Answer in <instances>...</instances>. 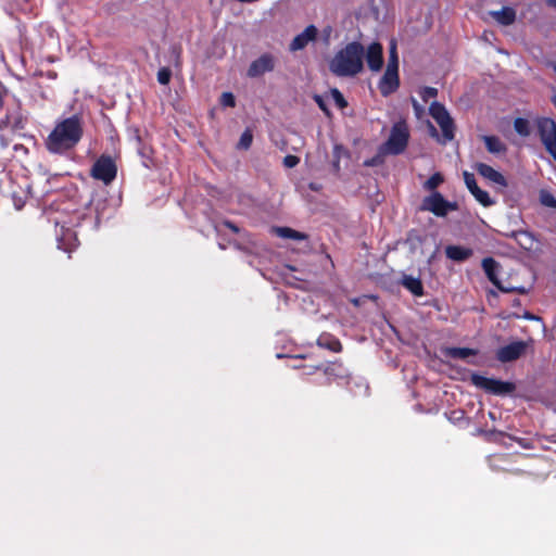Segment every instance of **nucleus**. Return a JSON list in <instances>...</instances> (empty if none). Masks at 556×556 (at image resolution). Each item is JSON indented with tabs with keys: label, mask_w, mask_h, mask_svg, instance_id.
I'll use <instances>...</instances> for the list:
<instances>
[{
	"label": "nucleus",
	"mask_w": 556,
	"mask_h": 556,
	"mask_svg": "<svg viewBox=\"0 0 556 556\" xmlns=\"http://www.w3.org/2000/svg\"><path fill=\"white\" fill-rule=\"evenodd\" d=\"M538 136L545 150L556 161V122L551 117H538L534 121Z\"/></svg>",
	"instance_id": "nucleus-5"
},
{
	"label": "nucleus",
	"mask_w": 556,
	"mask_h": 556,
	"mask_svg": "<svg viewBox=\"0 0 556 556\" xmlns=\"http://www.w3.org/2000/svg\"><path fill=\"white\" fill-rule=\"evenodd\" d=\"M444 181V177L441 173H434L424 184V188L429 191H435V189Z\"/></svg>",
	"instance_id": "nucleus-29"
},
{
	"label": "nucleus",
	"mask_w": 556,
	"mask_h": 556,
	"mask_svg": "<svg viewBox=\"0 0 556 556\" xmlns=\"http://www.w3.org/2000/svg\"><path fill=\"white\" fill-rule=\"evenodd\" d=\"M402 285L416 296H421L424 294V286L419 278L404 276Z\"/></svg>",
	"instance_id": "nucleus-21"
},
{
	"label": "nucleus",
	"mask_w": 556,
	"mask_h": 556,
	"mask_svg": "<svg viewBox=\"0 0 556 556\" xmlns=\"http://www.w3.org/2000/svg\"><path fill=\"white\" fill-rule=\"evenodd\" d=\"M4 123L12 131L20 132L26 128L28 118L23 114L21 109H17L14 112L7 113Z\"/></svg>",
	"instance_id": "nucleus-16"
},
{
	"label": "nucleus",
	"mask_w": 556,
	"mask_h": 556,
	"mask_svg": "<svg viewBox=\"0 0 556 556\" xmlns=\"http://www.w3.org/2000/svg\"><path fill=\"white\" fill-rule=\"evenodd\" d=\"M314 101L316 102L318 108L325 113L326 116H328V117L331 116V112L321 96L315 94Z\"/></svg>",
	"instance_id": "nucleus-38"
},
{
	"label": "nucleus",
	"mask_w": 556,
	"mask_h": 556,
	"mask_svg": "<svg viewBox=\"0 0 556 556\" xmlns=\"http://www.w3.org/2000/svg\"><path fill=\"white\" fill-rule=\"evenodd\" d=\"M419 94L424 102H428L429 99L438 96V89L434 87H424L419 91Z\"/></svg>",
	"instance_id": "nucleus-35"
},
{
	"label": "nucleus",
	"mask_w": 556,
	"mask_h": 556,
	"mask_svg": "<svg viewBox=\"0 0 556 556\" xmlns=\"http://www.w3.org/2000/svg\"><path fill=\"white\" fill-rule=\"evenodd\" d=\"M527 343L523 341H515L500 348L496 352V358L502 363L514 362L525 354Z\"/></svg>",
	"instance_id": "nucleus-9"
},
{
	"label": "nucleus",
	"mask_w": 556,
	"mask_h": 556,
	"mask_svg": "<svg viewBox=\"0 0 556 556\" xmlns=\"http://www.w3.org/2000/svg\"><path fill=\"white\" fill-rule=\"evenodd\" d=\"M172 78V71L169 67H161L157 72V81L161 85H168Z\"/></svg>",
	"instance_id": "nucleus-34"
},
{
	"label": "nucleus",
	"mask_w": 556,
	"mask_h": 556,
	"mask_svg": "<svg viewBox=\"0 0 556 556\" xmlns=\"http://www.w3.org/2000/svg\"><path fill=\"white\" fill-rule=\"evenodd\" d=\"M457 210V202L447 201L438 191H433L430 195L425 197L420 205V211L431 212L438 217H445L450 212Z\"/></svg>",
	"instance_id": "nucleus-6"
},
{
	"label": "nucleus",
	"mask_w": 556,
	"mask_h": 556,
	"mask_svg": "<svg viewBox=\"0 0 556 556\" xmlns=\"http://www.w3.org/2000/svg\"><path fill=\"white\" fill-rule=\"evenodd\" d=\"M318 29L315 25H308L301 34L296 35L290 42L289 50L292 52L304 49L311 41L316 40Z\"/></svg>",
	"instance_id": "nucleus-14"
},
{
	"label": "nucleus",
	"mask_w": 556,
	"mask_h": 556,
	"mask_svg": "<svg viewBox=\"0 0 556 556\" xmlns=\"http://www.w3.org/2000/svg\"><path fill=\"white\" fill-rule=\"evenodd\" d=\"M540 202L546 207L556 208V198L546 190L540 192Z\"/></svg>",
	"instance_id": "nucleus-32"
},
{
	"label": "nucleus",
	"mask_w": 556,
	"mask_h": 556,
	"mask_svg": "<svg viewBox=\"0 0 556 556\" xmlns=\"http://www.w3.org/2000/svg\"><path fill=\"white\" fill-rule=\"evenodd\" d=\"M495 20L502 25H510L516 20V12L514 9L504 7L500 11L493 13Z\"/></svg>",
	"instance_id": "nucleus-23"
},
{
	"label": "nucleus",
	"mask_w": 556,
	"mask_h": 556,
	"mask_svg": "<svg viewBox=\"0 0 556 556\" xmlns=\"http://www.w3.org/2000/svg\"><path fill=\"white\" fill-rule=\"evenodd\" d=\"M317 345L334 353L342 351V344L340 340L333 334L327 332H324L318 337Z\"/></svg>",
	"instance_id": "nucleus-18"
},
{
	"label": "nucleus",
	"mask_w": 556,
	"mask_h": 556,
	"mask_svg": "<svg viewBox=\"0 0 556 556\" xmlns=\"http://www.w3.org/2000/svg\"><path fill=\"white\" fill-rule=\"evenodd\" d=\"M429 113L434 118V121L437 123L451 117V115L448 114V112L445 109V106L443 104H441L440 102H437V101H434V102H432L430 104Z\"/></svg>",
	"instance_id": "nucleus-25"
},
{
	"label": "nucleus",
	"mask_w": 556,
	"mask_h": 556,
	"mask_svg": "<svg viewBox=\"0 0 556 556\" xmlns=\"http://www.w3.org/2000/svg\"><path fill=\"white\" fill-rule=\"evenodd\" d=\"M442 353L446 357L455 358V359H465L469 356H475L478 354V351L470 348H456V346H447L442 349Z\"/></svg>",
	"instance_id": "nucleus-19"
},
{
	"label": "nucleus",
	"mask_w": 556,
	"mask_h": 556,
	"mask_svg": "<svg viewBox=\"0 0 556 556\" xmlns=\"http://www.w3.org/2000/svg\"><path fill=\"white\" fill-rule=\"evenodd\" d=\"M514 129L521 137H528L531 132L530 122L523 117H517L514 121Z\"/></svg>",
	"instance_id": "nucleus-28"
},
{
	"label": "nucleus",
	"mask_w": 556,
	"mask_h": 556,
	"mask_svg": "<svg viewBox=\"0 0 556 556\" xmlns=\"http://www.w3.org/2000/svg\"><path fill=\"white\" fill-rule=\"evenodd\" d=\"M525 317H526L527 319H533V318H534V316H533V315H531L530 313H527V314L525 315Z\"/></svg>",
	"instance_id": "nucleus-46"
},
{
	"label": "nucleus",
	"mask_w": 556,
	"mask_h": 556,
	"mask_svg": "<svg viewBox=\"0 0 556 556\" xmlns=\"http://www.w3.org/2000/svg\"><path fill=\"white\" fill-rule=\"evenodd\" d=\"M513 236L515 237L517 242L520 244V247H522L526 250L532 249L534 239L529 231L518 230V231H515Z\"/></svg>",
	"instance_id": "nucleus-26"
},
{
	"label": "nucleus",
	"mask_w": 556,
	"mask_h": 556,
	"mask_svg": "<svg viewBox=\"0 0 556 556\" xmlns=\"http://www.w3.org/2000/svg\"><path fill=\"white\" fill-rule=\"evenodd\" d=\"M309 188H311L312 190H315V191L317 190L316 185H314V184H311V185H309Z\"/></svg>",
	"instance_id": "nucleus-48"
},
{
	"label": "nucleus",
	"mask_w": 556,
	"mask_h": 556,
	"mask_svg": "<svg viewBox=\"0 0 556 556\" xmlns=\"http://www.w3.org/2000/svg\"><path fill=\"white\" fill-rule=\"evenodd\" d=\"M180 51H181L180 48H174L173 49V52L176 53V65H178L179 62H180Z\"/></svg>",
	"instance_id": "nucleus-43"
},
{
	"label": "nucleus",
	"mask_w": 556,
	"mask_h": 556,
	"mask_svg": "<svg viewBox=\"0 0 556 556\" xmlns=\"http://www.w3.org/2000/svg\"><path fill=\"white\" fill-rule=\"evenodd\" d=\"M514 305H519V300H515Z\"/></svg>",
	"instance_id": "nucleus-49"
},
{
	"label": "nucleus",
	"mask_w": 556,
	"mask_h": 556,
	"mask_svg": "<svg viewBox=\"0 0 556 556\" xmlns=\"http://www.w3.org/2000/svg\"><path fill=\"white\" fill-rule=\"evenodd\" d=\"M321 370L328 378H343L345 376V369L342 363L331 362L327 365H321Z\"/></svg>",
	"instance_id": "nucleus-22"
},
{
	"label": "nucleus",
	"mask_w": 556,
	"mask_h": 556,
	"mask_svg": "<svg viewBox=\"0 0 556 556\" xmlns=\"http://www.w3.org/2000/svg\"><path fill=\"white\" fill-rule=\"evenodd\" d=\"M3 105H4V99H3L2 93L0 92V109H2Z\"/></svg>",
	"instance_id": "nucleus-45"
},
{
	"label": "nucleus",
	"mask_w": 556,
	"mask_h": 556,
	"mask_svg": "<svg viewBox=\"0 0 556 556\" xmlns=\"http://www.w3.org/2000/svg\"><path fill=\"white\" fill-rule=\"evenodd\" d=\"M84 136V121L81 115L60 119L43 141L46 150L55 155H65L74 150Z\"/></svg>",
	"instance_id": "nucleus-1"
},
{
	"label": "nucleus",
	"mask_w": 556,
	"mask_h": 556,
	"mask_svg": "<svg viewBox=\"0 0 556 556\" xmlns=\"http://www.w3.org/2000/svg\"><path fill=\"white\" fill-rule=\"evenodd\" d=\"M475 168L478 172V174L481 175L483 178L502 187L508 186V182L504 175L501 174L498 170L494 169L492 166L485 163H477Z\"/></svg>",
	"instance_id": "nucleus-15"
},
{
	"label": "nucleus",
	"mask_w": 556,
	"mask_h": 556,
	"mask_svg": "<svg viewBox=\"0 0 556 556\" xmlns=\"http://www.w3.org/2000/svg\"><path fill=\"white\" fill-rule=\"evenodd\" d=\"M90 175L104 185H110L116 178L117 166L110 155L102 154L93 163Z\"/></svg>",
	"instance_id": "nucleus-7"
},
{
	"label": "nucleus",
	"mask_w": 556,
	"mask_h": 556,
	"mask_svg": "<svg viewBox=\"0 0 556 556\" xmlns=\"http://www.w3.org/2000/svg\"><path fill=\"white\" fill-rule=\"evenodd\" d=\"M365 48L352 41L340 49L329 62V71L337 77H355L364 70Z\"/></svg>",
	"instance_id": "nucleus-2"
},
{
	"label": "nucleus",
	"mask_w": 556,
	"mask_h": 556,
	"mask_svg": "<svg viewBox=\"0 0 556 556\" xmlns=\"http://www.w3.org/2000/svg\"><path fill=\"white\" fill-rule=\"evenodd\" d=\"M500 265L493 257H485L482 260V268L489 278V280L502 292L510 293L517 292L520 294L526 293V289L523 287H507L504 286L500 279L497 278V269Z\"/></svg>",
	"instance_id": "nucleus-8"
},
{
	"label": "nucleus",
	"mask_w": 556,
	"mask_h": 556,
	"mask_svg": "<svg viewBox=\"0 0 556 556\" xmlns=\"http://www.w3.org/2000/svg\"><path fill=\"white\" fill-rule=\"evenodd\" d=\"M275 67V59L269 53H264L256 60H254L249 68H248V76L251 78H255L258 76H262L263 74L267 72H271Z\"/></svg>",
	"instance_id": "nucleus-11"
},
{
	"label": "nucleus",
	"mask_w": 556,
	"mask_h": 556,
	"mask_svg": "<svg viewBox=\"0 0 556 556\" xmlns=\"http://www.w3.org/2000/svg\"><path fill=\"white\" fill-rule=\"evenodd\" d=\"M548 66L553 68V71L555 72L556 74V63L555 62H549L548 63Z\"/></svg>",
	"instance_id": "nucleus-44"
},
{
	"label": "nucleus",
	"mask_w": 556,
	"mask_h": 556,
	"mask_svg": "<svg viewBox=\"0 0 556 556\" xmlns=\"http://www.w3.org/2000/svg\"><path fill=\"white\" fill-rule=\"evenodd\" d=\"M300 163V157L296 155L288 154L283 157V165L288 168H293Z\"/></svg>",
	"instance_id": "nucleus-39"
},
{
	"label": "nucleus",
	"mask_w": 556,
	"mask_h": 556,
	"mask_svg": "<svg viewBox=\"0 0 556 556\" xmlns=\"http://www.w3.org/2000/svg\"><path fill=\"white\" fill-rule=\"evenodd\" d=\"M412 104L416 113H419L422 111L421 105L418 103V101L415 98H412Z\"/></svg>",
	"instance_id": "nucleus-42"
},
{
	"label": "nucleus",
	"mask_w": 556,
	"mask_h": 556,
	"mask_svg": "<svg viewBox=\"0 0 556 556\" xmlns=\"http://www.w3.org/2000/svg\"><path fill=\"white\" fill-rule=\"evenodd\" d=\"M368 67L372 72H378L383 65V48L379 42H372L368 46L365 56Z\"/></svg>",
	"instance_id": "nucleus-13"
},
{
	"label": "nucleus",
	"mask_w": 556,
	"mask_h": 556,
	"mask_svg": "<svg viewBox=\"0 0 556 556\" xmlns=\"http://www.w3.org/2000/svg\"><path fill=\"white\" fill-rule=\"evenodd\" d=\"M222 224L226 228L230 229L233 233H238L240 231V228L231 220L225 219Z\"/></svg>",
	"instance_id": "nucleus-41"
},
{
	"label": "nucleus",
	"mask_w": 556,
	"mask_h": 556,
	"mask_svg": "<svg viewBox=\"0 0 556 556\" xmlns=\"http://www.w3.org/2000/svg\"><path fill=\"white\" fill-rule=\"evenodd\" d=\"M409 140V130L405 122L395 123L388 140L380 147L383 153L399 155L405 151Z\"/></svg>",
	"instance_id": "nucleus-3"
},
{
	"label": "nucleus",
	"mask_w": 556,
	"mask_h": 556,
	"mask_svg": "<svg viewBox=\"0 0 556 556\" xmlns=\"http://www.w3.org/2000/svg\"><path fill=\"white\" fill-rule=\"evenodd\" d=\"M299 368H302L304 370L305 375H312L316 370H321V365H315V366L303 365V366H299Z\"/></svg>",
	"instance_id": "nucleus-40"
},
{
	"label": "nucleus",
	"mask_w": 556,
	"mask_h": 556,
	"mask_svg": "<svg viewBox=\"0 0 556 556\" xmlns=\"http://www.w3.org/2000/svg\"><path fill=\"white\" fill-rule=\"evenodd\" d=\"M330 94H331L332 100L334 101V104L340 110H343L349 105L348 101L345 100L344 96L342 94V92L339 89L332 88L330 90Z\"/></svg>",
	"instance_id": "nucleus-31"
},
{
	"label": "nucleus",
	"mask_w": 556,
	"mask_h": 556,
	"mask_svg": "<svg viewBox=\"0 0 556 556\" xmlns=\"http://www.w3.org/2000/svg\"><path fill=\"white\" fill-rule=\"evenodd\" d=\"M386 153L381 152L379 150V152L372 156L371 159H368L364 162V165L365 166H378V165H381L383 163V155Z\"/></svg>",
	"instance_id": "nucleus-37"
},
{
	"label": "nucleus",
	"mask_w": 556,
	"mask_h": 556,
	"mask_svg": "<svg viewBox=\"0 0 556 556\" xmlns=\"http://www.w3.org/2000/svg\"><path fill=\"white\" fill-rule=\"evenodd\" d=\"M274 232L278 237L283 238V239H292V240L302 241L307 238V236L305 233L294 230L290 227H275Z\"/></svg>",
	"instance_id": "nucleus-24"
},
{
	"label": "nucleus",
	"mask_w": 556,
	"mask_h": 556,
	"mask_svg": "<svg viewBox=\"0 0 556 556\" xmlns=\"http://www.w3.org/2000/svg\"><path fill=\"white\" fill-rule=\"evenodd\" d=\"M219 102L225 108L236 106V98L231 92H223Z\"/></svg>",
	"instance_id": "nucleus-36"
},
{
	"label": "nucleus",
	"mask_w": 556,
	"mask_h": 556,
	"mask_svg": "<svg viewBox=\"0 0 556 556\" xmlns=\"http://www.w3.org/2000/svg\"><path fill=\"white\" fill-rule=\"evenodd\" d=\"M548 4L556 7V0H548Z\"/></svg>",
	"instance_id": "nucleus-47"
},
{
	"label": "nucleus",
	"mask_w": 556,
	"mask_h": 556,
	"mask_svg": "<svg viewBox=\"0 0 556 556\" xmlns=\"http://www.w3.org/2000/svg\"><path fill=\"white\" fill-rule=\"evenodd\" d=\"M463 175L466 187L481 205L489 207L494 204V200L491 199L490 194L478 187L476 177L472 173L464 172Z\"/></svg>",
	"instance_id": "nucleus-10"
},
{
	"label": "nucleus",
	"mask_w": 556,
	"mask_h": 556,
	"mask_svg": "<svg viewBox=\"0 0 556 556\" xmlns=\"http://www.w3.org/2000/svg\"><path fill=\"white\" fill-rule=\"evenodd\" d=\"M470 381L475 387L493 395L505 396L514 393L516 390V384L514 382L488 378L477 372H473L470 376Z\"/></svg>",
	"instance_id": "nucleus-4"
},
{
	"label": "nucleus",
	"mask_w": 556,
	"mask_h": 556,
	"mask_svg": "<svg viewBox=\"0 0 556 556\" xmlns=\"http://www.w3.org/2000/svg\"><path fill=\"white\" fill-rule=\"evenodd\" d=\"M441 130H442V134H443V137H444V141H451L454 139V130H455V125H454V121L452 117H448L444 121H441L438 123Z\"/></svg>",
	"instance_id": "nucleus-27"
},
{
	"label": "nucleus",
	"mask_w": 556,
	"mask_h": 556,
	"mask_svg": "<svg viewBox=\"0 0 556 556\" xmlns=\"http://www.w3.org/2000/svg\"><path fill=\"white\" fill-rule=\"evenodd\" d=\"M400 87V77L399 70L396 68H386L384 74L382 75L378 88L380 93L383 97H388L395 92Z\"/></svg>",
	"instance_id": "nucleus-12"
},
{
	"label": "nucleus",
	"mask_w": 556,
	"mask_h": 556,
	"mask_svg": "<svg viewBox=\"0 0 556 556\" xmlns=\"http://www.w3.org/2000/svg\"><path fill=\"white\" fill-rule=\"evenodd\" d=\"M387 67L399 70V56H397L396 46L394 42L391 43L390 49H389V60H388Z\"/></svg>",
	"instance_id": "nucleus-33"
},
{
	"label": "nucleus",
	"mask_w": 556,
	"mask_h": 556,
	"mask_svg": "<svg viewBox=\"0 0 556 556\" xmlns=\"http://www.w3.org/2000/svg\"><path fill=\"white\" fill-rule=\"evenodd\" d=\"M472 254L473 251L470 248L462 245H447L445 248L446 257L455 262H464L470 258Z\"/></svg>",
	"instance_id": "nucleus-17"
},
{
	"label": "nucleus",
	"mask_w": 556,
	"mask_h": 556,
	"mask_svg": "<svg viewBox=\"0 0 556 556\" xmlns=\"http://www.w3.org/2000/svg\"><path fill=\"white\" fill-rule=\"evenodd\" d=\"M486 150L493 154L506 153V144L496 136H483Z\"/></svg>",
	"instance_id": "nucleus-20"
},
{
	"label": "nucleus",
	"mask_w": 556,
	"mask_h": 556,
	"mask_svg": "<svg viewBox=\"0 0 556 556\" xmlns=\"http://www.w3.org/2000/svg\"><path fill=\"white\" fill-rule=\"evenodd\" d=\"M252 141H253V134H252V130L247 128L241 137H240V140L237 144V148L238 149H242V150H248L251 144H252Z\"/></svg>",
	"instance_id": "nucleus-30"
}]
</instances>
